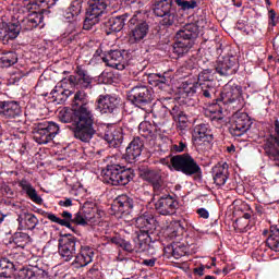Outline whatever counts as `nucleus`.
Returning a JSON list of instances; mask_svg holds the SVG:
<instances>
[{
	"label": "nucleus",
	"instance_id": "19",
	"mask_svg": "<svg viewBox=\"0 0 279 279\" xmlns=\"http://www.w3.org/2000/svg\"><path fill=\"white\" fill-rule=\"evenodd\" d=\"M178 207L179 203L174 194L173 196H171V194H162L155 204L156 210L162 216L174 215Z\"/></svg>",
	"mask_w": 279,
	"mask_h": 279
},
{
	"label": "nucleus",
	"instance_id": "14",
	"mask_svg": "<svg viewBox=\"0 0 279 279\" xmlns=\"http://www.w3.org/2000/svg\"><path fill=\"white\" fill-rule=\"evenodd\" d=\"M78 247H81V240L72 234L58 240V253L64 262L75 258Z\"/></svg>",
	"mask_w": 279,
	"mask_h": 279
},
{
	"label": "nucleus",
	"instance_id": "54",
	"mask_svg": "<svg viewBox=\"0 0 279 279\" xmlns=\"http://www.w3.org/2000/svg\"><path fill=\"white\" fill-rule=\"evenodd\" d=\"M187 149V143L185 141H180L179 144H173L171 150L174 153H184Z\"/></svg>",
	"mask_w": 279,
	"mask_h": 279
},
{
	"label": "nucleus",
	"instance_id": "7",
	"mask_svg": "<svg viewBox=\"0 0 279 279\" xmlns=\"http://www.w3.org/2000/svg\"><path fill=\"white\" fill-rule=\"evenodd\" d=\"M198 36V27L195 24H187L177 33V41L173 45V53L178 58L183 57L194 45V39Z\"/></svg>",
	"mask_w": 279,
	"mask_h": 279
},
{
	"label": "nucleus",
	"instance_id": "23",
	"mask_svg": "<svg viewBox=\"0 0 279 279\" xmlns=\"http://www.w3.org/2000/svg\"><path fill=\"white\" fill-rule=\"evenodd\" d=\"M21 29L22 27L20 22H16V23L2 22L0 23V39L4 44H8L9 40H14L15 38L19 37Z\"/></svg>",
	"mask_w": 279,
	"mask_h": 279
},
{
	"label": "nucleus",
	"instance_id": "51",
	"mask_svg": "<svg viewBox=\"0 0 279 279\" xmlns=\"http://www.w3.org/2000/svg\"><path fill=\"white\" fill-rule=\"evenodd\" d=\"M72 223L77 225V226H87L88 225V221L85 218V215L81 209H78V211H76V214H74Z\"/></svg>",
	"mask_w": 279,
	"mask_h": 279
},
{
	"label": "nucleus",
	"instance_id": "57",
	"mask_svg": "<svg viewBox=\"0 0 279 279\" xmlns=\"http://www.w3.org/2000/svg\"><path fill=\"white\" fill-rule=\"evenodd\" d=\"M100 275V271L98 268H96L95 266H93L88 272H87V276L92 279H97Z\"/></svg>",
	"mask_w": 279,
	"mask_h": 279
},
{
	"label": "nucleus",
	"instance_id": "45",
	"mask_svg": "<svg viewBox=\"0 0 279 279\" xmlns=\"http://www.w3.org/2000/svg\"><path fill=\"white\" fill-rule=\"evenodd\" d=\"M138 132H140V135L145 140L151 138L154 135L153 125L148 121H143L140 123Z\"/></svg>",
	"mask_w": 279,
	"mask_h": 279
},
{
	"label": "nucleus",
	"instance_id": "27",
	"mask_svg": "<svg viewBox=\"0 0 279 279\" xmlns=\"http://www.w3.org/2000/svg\"><path fill=\"white\" fill-rule=\"evenodd\" d=\"M193 137L202 143H211L214 141V134L209 124L201 123L194 129Z\"/></svg>",
	"mask_w": 279,
	"mask_h": 279
},
{
	"label": "nucleus",
	"instance_id": "32",
	"mask_svg": "<svg viewBox=\"0 0 279 279\" xmlns=\"http://www.w3.org/2000/svg\"><path fill=\"white\" fill-rule=\"evenodd\" d=\"M43 23H44V14L35 12L28 15V17L22 20V24H20V27H22V29L26 32H29L38 27Z\"/></svg>",
	"mask_w": 279,
	"mask_h": 279
},
{
	"label": "nucleus",
	"instance_id": "38",
	"mask_svg": "<svg viewBox=\"0 0 279 279\" xmlns=\"http://www.w3.org/2000/svg\"><path fill=\"white\" fill-rule=\"evenodd\" d=\"M15 270L14 263L9 258H0V277L1 278H11Z\"/></svg>",
	"mask_w": 279,
	"mask_h": 279
},
{
	"label": "nucleus",
	"instance_id": "34",
	"mask_svg": "<svg viewBox=\"0 0 279 279\" xmlns=\"http://www.w3.org/2000/svg\"><path fill=\"white\" fill-rule=\"evenodd\" d=\"M138 171H140V178L151 185L162 180L159 170L150 169L148 167H142L138 169Z\"/></svg>",
	"mask_w": 279,
	"mask_h": 279
},
{
	"label": "nucleus",
	"instance_id": "52",
	"mask_svg": "<svg viewBox=\"0 0 279 279\" xmlns=\"http://www.w3.org/2000/svg\"><path fill=\"white\" fill-rule=\"evenodd\" d=\"M24 1H31L32 5H37L39 8H50L51 5H54L58 0H24Z\"/></svg>",
	"mask_w": 279,
	"mask_h": 279
},
{
	"label": "nucleus",
	"instance_id": "58",
	"mask_svg": "<svg viewBox=\"0 0 279 279\" xmlns=\"http://www.w3.org/2000/svg\"><path fill=\"white\" fill-rule=\"evenodd\" d=\"M58 205L60 207L69 208L71 206H73V201H72V198H64L62 201H59Z\"/></svg>",
	"mask_w": 279,
	"mask_h": 279
},
{
	"label": "nucleus",
	"instance_id": "12",
	"mask_svg": "<svg viewBox=\"0 0 279 279\" xmlns=\"http://www.w3.org/2000/svg\"><path fill=\"white\" fill-rule=\"evenodd\" d=\"M94 77L90 76L88 70L83 65H77L74 70V74L63 78V83H69L71 88L77 90H89L93 88Z\"/></svg>",
	"mask_w": 279,
	"mask_h": 279
},
{
	"label": "nucleus",
	"instance_id": "2",
	"mask_svg": "<svg viewBox=\"0 0 279 279\" xmlns=\"http://www.w3.org/2000/svg\"><path fill=\"white\" fill-rule=\"evenodd\" d=\"M241 95V86L227 84L220 94V98H216L215 94L214 99L207 100L213 124L221 126L223 123L225 118L222 116L223 108L221 104H234L240 99Z\"/></svg>",
	"mask_w": 279,
	"mask_h": 279
},
{
	"label": "nucleus",
	"instance_id": "47",
	"mask_svg": "<svg viewBox=\"0 0 279 279\" xmlns=\"http://www.w3.org/2000/svg\"><path fill=\"white\" fill-rule=\"evenodd\" d=\"M177 5L182 10V11H190L194 10L198 7V3L196 0H175Z\"/></svg>",
	"mask_w": 279,
	"mask_h": 279
},
{
	"label": "nucleus",
	"instance_id": "18",
	"mask_svg": "<svg viewBox=\"0 0 279 279\" xmlns=\"http://www.w3.org/2000/svg\"><path fill=\"white\" fill-rule=\"evenodd\" d=\"M148 239H144L143 236L135 235L133 238L134 245L129 241L122 239L121 236H114L110 239V242L118 247L122 248L124 252L133 253V252H145L149 247L147 246Z\"/></svg>",
	"mask_w": 279,
	"mask_h": 279
},
{
	"label": "nucleus",
	"instance_id": "11",
	"mask_svg": "<svg viewBox=\"0 0 279 279\" xmlns=\"http://www.w3.org/2000/svg\"><path fill=\"white\" fill-rule=\"evenodd\" d=\"M60 134V126L56 122L39 123L33 131V140L38 145L51 143Z\"/></svg>",
	"mask_w": 279,
	"mask_h": 279
},
{
	"label": "nucleus",
	"instance_id": "60",
	"mask_svg": "<svg viewBox=\"0 0 279 279\" xmlns=\"http://www.w3.org/2000/svg\"><path fill=\"white\" fill-rule=\"evenodd\" d=\"M64 19L68 21V22H74L77 20V16L74 15L72 12H70L68 9L65 10L64 12Z\"/></svg>",
	"mask_w": 279,
	"mask_h": 279
},
{
	"label": "nucleus",
	"instance_id": "22",
	"mask_svg": "<svg viewBox=\"0 0 279 279\" xmlns=\"http://www.w3.org/2000/svg\"><path fill=\"white\" fill-rule=\"evenodd\" d=\"M77 251L78 253H76L73 262L76 268H84L93 263L95 257V250L93 247L81 243V247H77Z\"/></svg>",
	"mask_w": 279,
	"mask_h": 279
},
{
	"label": "nucleus",
	"instance_id": "10",
	"mask_svg": "<svg viewBox=\"0 0 279 279\" xmlns=\"http://www.w3.org/2000/svg\"><path fill=\"white\" fill-rule=\"evenodd\" d=\"M135 226L137 229H140V233H136L135 236H143L145 240L148 239L147 248H149L151 243L150 234H153L157 228V221L153 214H149V211H144V207L142 206L137 213Z\"/></svg>",
	"mask_w": 279,
	"mask_h": 279
},
{
	"label": "nucleus",
	"instance_id": "64",
	"mask_svg": "<svg viewBox=\"0 0 279 279\" xmlns=\"http://www.w3.org/2000/svg\"><path fill=\"white\" fill-rule=\"evenodd\" d=\"M204 266L195 268L194 272L197 274L198 276H203L204 275Z\"/></svg>",
	"mask_w": 279,
	"mask_h": 279
},
{
	"label": "nucleus",
	"instance_id": "25",
	"mask_svg": "<svg viewBox=\"0 0 279 279\" xmlns=\"http://www.w3.org/2000/svg\"><path fill=\"white\" fill-rule=\"evenodd\" d=\"M170 116L172 120L177 123V129L180 136L185 134L189 126V118L180 106L175 105L170 109Z\"/></svg>",
	"mask_w": 279,
	"mask_h": 279
},
{
	"label": "nucleus",
	"instance_id": "28",
	"mask_svg": "<svg viewBox=\"0 0 279 279\" xmlns=\"http://www.w3.org/2000/svg\"><path fill=\"white\" fill-rule=\"evenodd\" d=\"M130 19V14L125 13L119 16L109 17L104 22L106 28L110 31V33H119L125 26V22Z\"/></svg>",
	"mask_w": 279,
	"mask_h": 279
},
{
	"label": "nucleus",
	"instance_id": "53",
	"mask_svg": "<svg viewBox=\"0 0 279 279\" xmlns=\"http://www.w3.org/2000/svg\"><path fill=\"white\" fill-rule=\"evenodd\" d=\"M247 131H244L243 129L239 128L234 123H231V126L229 128V134L233 137H242L245 135Z\"/></svg>",
	"mask_w": 279,
	"mask_h": 279
},
{
	"label": "nucleus",
	"instance_id": "41",
	"mask_svg": "<svg viewBox=\"0 0 279 279\" xmlns=\"http://www.w3.org/2000/svg\"><path fill=\"white\" fill-rule=\"evenodd\" d=\"M13 242L17 247L25 248L32 242V238L27 233L15 232V234H13Z\"/></svg>",
	"mask_w": 279,
	"mask_h": 279
},
{
	"label": "nucleus",
	"instance_id": "63",
	"mask_svg": "<svg viewBox=\"0 0 279 279\" xmlns=\"http://www.w3.org/2000/svg\"><path fill=\"white\" fill-rule=\"evenodd\" d=\"M235 28H238V31L246 32L245 23L243 21H239Z\"/></svg>",
	"mask_w": 279,
	"mask_h": 279
},
{
	"label": "nucleus",
	"instance_id": "16",
	"mask_svg": "<svg viewBox=\"0 0 279 279\" xmlns=\"http://www.w3.org/2000/svg\"><path fill=\"white\" fill-rule=\"evenodd\" d=\"M142 207L143 205H141L138 201H134V198H131L128 194L117 196L111 205L112 210L121 215L138 214Z\"/></svg>",
	"mask_w": 279,
	"mask_h": 279
},
{
	"label": "nucleus",
	"instance_id": "44",
	"mask_svg": "<svg viewBox=\"0 0 279 279\" xmlns=\"http://www.w3.org/2000/svg\"><path fill=\"white\" fill-rule=\"evenodd\" d=\"M190 253V247L183 243L174 244L172 246V256L179 259Z\"/></svg>",
	"mask_w": 279,
	"mask_h": 279
},
{
	"label": "nucleus",
	"instance_id": "1",
	"mask_svg": "<svg viewBox=\"0 0 279 279\" xmlns=\"http://www.w3.org/2000/svg\"><path fill=\"white\" fill-rule=\"evenodd\" d=\"M71 106L72 108H65L60 112L59 120L63 124H72L71 132L74 140L89 144L97 135V130L88 94L83 89L75 92Z\"/></svg>",
	"mask_w": 279,
	"mask_h": 279
},
{
	"label": "nucleus",
	"instance_id": "24",
	"mask_svg": "<svg viewBox=\"0 0 279 279\" xmlns=\"http://www.w3.org/2000/svg\"><path fill=\"white\" fill-rule=\"evenodd\" d=\"M143 148L144 141L141 138V136H135L125 149L124 159L129 163H134V161L141 157Z\"/></svg>",
	"mask_w": 279,
	"mask_h": 279
},
{
	"label": "nucleus",
	"instance_id": "61",
	"mask_svg": "<svg viewBox=\"0 0 279 279\" xmlns=\"http://www.w3.org/2000/svg\"><path fill=\"white\" fill-rule=\"evenodd\" d=\"M157 259L156 258H151V259H143L141 262L142 266H146V267H154L156 264Z\"/></svg>",
	"mask_w": 279,
	"mask_h": 279
},
{
	"label": "nucleus",
	"instance_id": "33",
	"mask_svg": "<svg viewBox=\"0 0 279 279\" xmlns=\"http://www.w3.org/2000/svg\"><path fill=\"white\" fill-rule=\"evenodd\" d=\"M266 245L274 252H279V229L277 226H271L268 230L263 231V235H267Z\"/></svg>",
	"mask_w": 279,
	"mask_h": 279
},
{
	"label": "nucleus",
	"instance_id": "37",
	"mask_svg": "<svg viewBox=\"0 0 279 279\" xmlns=\"http://www.w3.org/2000/svg\"><path fill=\"white\" fill-rule=\"evenodd\" d=\"M22 277L24 279H46L48 272L35 266L22 269Z\"/></svg>",
	"mask_w": 279,
	"mask_h": 279
},
{
	"label": "nucleus",
	"instance_id": "17",
	"mask_svg": "<svg viewBox=\"0 0 279 279\" xmlns=\"http://www.w3.org/2000/svg\"><path fill=\"white\" fill-rule=\"evenodd\" d=\"M129 28L130 41L133 44L141 43L149 33V23L134 15L129 20Z\"/></svg>",
	"mask_w": 279,
	"mask_h": 279
},
{
	"label": "nucleus",
	"instance_id": "15",
	"mask_svg": "<svg viewBox=\"0 0 279 279\" xmlns=\"http://www.w3.org/2000/svg\"><path fill=\"white\" fill-rule=\"evenodd\" d=\"M153 12L157 17H161L160 25L170 27L177 21V11L173 2L154 1Z\"/></svg>",
	"mask_w": 279,
	"mask_h": 279
},
{
	"label": "nucleus",
	"instance_id": "42",
	"mask_svg": "<svg viewBox=\"0 0 279 279\" xmlns=\"http://www.w3.org/2000/svg\"><path fill=\"white\" fill-rule=\"evenodd\" d=\"M233 124L238 125L245 132H248L252 126V122L247 113H242L240 114V117L235 118V121H233Z\"/></svg>",
	"mask_w": 279,
	"mask_h": 279
},
{
	"label": "nucleus",
	"instance_id": "4",
	"mask_svg": "<svg viewBox=\"0 0 279 279\" xmlns=\"http://www.w3.org/2000/svg\"><path fill=\"white\" fill-rule=\"evenodd\" d=\"M169 169L194 178L198 182L203 180L202 167L189 153L172 156L170 158Z\"/></svg>",
	"mask_w": 279,
	"mask_h": 279
},
{
	"label": "nucleus",
	"instance_id": "35",
	"mask_svg": "<svg viewBox=\"0 0 279 279\" xmlns=\"http://www.w3.org/2000/svg\"><path fill=\"white\" fill-rule=\"evenodd\" d=\"M17 223H20V226L24 225V229L32 231L35 230L36 227L39 225V220L37 219V216H35V214L24 211V214H20L17 216Z\"/></svg>",
	"mask_w": 279,
	"mask_h": 279
},
{
	"label": "nucleus",
	"instance_id": "20",
	"mask_svg": "<svg viewBox=\"0 0 279 279\" xmlns=\"http://www.w3.org/2000/svg\"><path fill=\"white\" fill-rule=\"evenodd\" d=\"M23 113L22 107L15 100H0V119L14 120L21 118Z\"/></svg>",
	"mask_w": 279,
	"mask_h": 279
},
{
	"label": "nucleus",
	"instance_id": "49",
	"mask_svg": "<svg viewBox=\"0 0 279 279\" xmlns=\"http://www.w3.org/2000/svg\"><path fill=\"white\" fill-rule=\"evenodd\" d=\"M68 10L70 12H72L77 17L82 13V10H83V0H74L73 2H71Z\"/></svg>",
	"mask_w": 279,
	"mask_h": 279
},
{
	"label": "nucleus",
	"instance_id": "36",
	"mask_svg": "<svg viewBox=\"0 0 279 279\" xmlns=\"http://www.w3.org/2000/svg\"><path fill=\"white\" fill-rule=\"evenodd\" d=\"M104 140L109 144L110 147L119 148L123 144V132L121 129L114 130L111 133L105 134Z\"/></svg>",
	"mask_w": 279,
	"mask_h": 279
},
{
	"label": "nucleus",
	"instance_id": "9",
	"mask_svg": "<svg viewBox=\"0 0 279 279\" xmlns=\"http://www.w3.org/2000/svg\"><path fill=\"white\" fill-rule=\"evenodd\" d=\"M121 97L117 94H101L95 101L96 110L101 116L116 117L121 112Z\"/></svg>",
	"mask_w": 279,
	"mask_h": 279
},
{
	"label": "nucleus",
	"instance_id": "3",
	"mask_svg": "<svg viewBox=\"0 0 279 279\" xmlns=\"http://www.w3.org/2000/svg\"><path fill=\"white\" fill-rule=\"evenodd\" d=\"M216 78L217 76L214 69H205L198 73L197 82L184 87V90L187 95H196V93H198L201 99L210 101V99H214L216 93L214 86Z\"/></svg>",
	"mask_w": 279,
	"mask_h": 279
},
{
	"label": "nucleus",
	"instance_id": "30",
	"mask_svg": "<svg viewBox=\"0 0 279 279\" xmlns=\"http://www.w3.org/2000/svg\"><path fill=\"white\" fill-rule=\"evenodd\" d=\"M214 181L217 185L223 186L229 179V166L227 162L218 163L213 168Z\"/></svg>",
	"mask_w": 279,
	"mask_h": 279
},
{
	"label": "nucleus",
	"instance_id": "39",
	"mask_svg": "<svg viewBox=\"0 0 279 279\" xmlns=\"http://www.w3.org/2000/svg\"><path fill=\"white\" fill-rule=\"evenodd\" d=\"M19 54L15 51H3L0 54V64L4 68H10L17 63Z\"/></svg>",
	"mask_w": 279,
	"mask_h": 279
},
{
	"label": "nucleus",
	"instance_id": "13",
	"mask_svg": "<svg viewBox=\"0 0 279 279\" xmlns=\"http://www.w3.org/2000/svg\"><path fill=\"white\" fill-rule=\"evenodd\" d=\"M274 132L264 143L263 149L274 167L279 168V119L274 120Z\"/></svg>",
	"mask_w": 279,
	"mask_h": 279
},
{
	"label": "nucleus",
	"instance_id": "26",
	"mask_svg": "<svg viewBox=\"0 0 279 279\" xmlns=\"http://www.w3.org/2000/svg\"><path fill=\"white\" fill-rule=\"evenodd\" d=\"M17 185L22 187V192L26 193V197L31 199L34 204L41 205L44 203L41 196H39L37 190L33 186V184L26 179L20 180Z\"/></svg>",
	"mask_w": 279,
	"mask_h": 279
},
{
	"label": "nucleus",
	"instance_id": "46",
	"mask_svg": "<svg viewBox=\"0 0 279 279\" xmlns=\"http://www.w3.org/2000/svg\"><path fill=\"white\" fill-rule=\"evenodd\" d=\"M151 186H153V191H154L155 196L161 197L162 195H168L169 194V193H167L168 190H167V186L163 182V179H161L157 183L151 184Z\"/></svg>",
	"mask_w": 279,
	"mask_h": 279
},
{
	"label": "nucleus",
	"instance_id": "5",
	"mask_svg": "<svg viewBox=\"0 0 279 279\" xmlns=\"http://www.w3.org/2000/svg\"><path fill=\"white\" fill-rule=\"evenodd\" d=\"M104 182L113 186H125L134 180L135 173L132 168L120 163H108L101 171Z\"/></svg>",
	"mask_w": 279,
	"mask_h": 279
},
{
	"label": "nucleus",
	"instance_id": "40",
	"mask_svg": "<svg viewBox=\"0 0 279 279\" xmlns=\"http://www.w3.org/2000/svg\"><path fill=\"white\" fill-rule=\"evenodd\" d=\"M81 211L83 213L84 218L90 223H97V219L100 218L98 209H94V207H87V205H83Z\"/></svg>",
	"mask_w": 279,
	"mask_h": 279
},
{
	"label": "nucleus",
	"instance_id": "59",
	"mask_svg": "<svg viewBox=\"0 0 279 279\" xmlns=\"http://www.w3.org/2000/svg\"><path fill=\"white\" fill-rule=\"evenodd\" d=\"M196 214L203 218V219H208L209 218V211L205 209V207H201L199 209L196 210Z\"/></svg>",
	"mask_w": 279,
	"mask_h": 279
},
{
	"label": "nucleus",
	"instance_id": "8",
	"mask_svg": "<svg viewBox=\"0 0 279 279\" xmlns=\"http://www.w3.org/2000/svg\"><path fill=\"white\" fill-rule=\"evenodd\" d=\"M109 5V0H89L83 29L92 31L100 22L101 16L107 12Z\"/></svg>",
	"mask_w": 279,
	"mask_h": 279
},
{
	"label": "nucleus",
	"instance_id": "21",
	"mask_svg": "<svg viewBox=\"0 0 279 279\" xmlns=\"http://www.w3.org/2000/svg\"><path fill=\"white\" fill-rule=\"evenodd\" d=\"M238 70V59L231 56L223 58V60H219L214 69V72H216V74L220 75L221 77H229L235 74Z\"/></svg>",
	"mask_w": 279,
	"mask_h": 279
},
{
	"label": "nucleus",
	"instance_id": "56",
	"mask_svg": "<svg viewBox=\"0 0 279 279\" xmlns=\"http://www.w3.org/2000/svg\"><path fill=\"white\" fill-rule=\"evenodd\" d=\"M45 217L51 222L58 223L59 226L66 225V222L62 221V219L56 216V214H45Z\"/></svg>",
	"mask_w": 279,
	"mask_h": 279
},
{
	"label": "nucleus",
	"instance_id": "55",
	"mask_svg": "<svg viewBox=\"0 0 279 279\" xmlns=\"http://www.w3.org/2000/svg\"><path fill=\"white\" fill-rule=\"evenodd\" d=\"M279 23V17L277 16V13L275 10L268 11V24L271 26H277Z\"/></svg>",
	"mask_w": 279,
	"mask_h": 279
},
{
	"label": "nucleus",
	"instance_id": "62",
	"mask_svg": "<svg viewBox=\"0 0 279 279\" xmlns=\"http://www.w3.org/2000/svg\"><path fill=\"white\" fill-rule=\"evenodd\" d=\"M82 187L77 186V185H72V187L70 189V194L72 196H75L77 197L80 195V192H81Z\"/></svg>",
	"mask_w": 279,
	"mask_h": 279
},
{
	"label": "nucleus",
	"instance_id": "31",
	"mask_svg": "<svg viewBox=\"0 0 279 279\" xmlns=\"http://www.w3.org/2000/svg\"><path fill=\"white\" fill-rule=\"evenodd\" d=\"M65 84H68V83H64V80H62L51 90V95H52L54 101H57V104H65V101H68L69 97H71V95H73L72 90L63 89Z\"/></svg>",
	"mask_w": 279,
	"mask_h": 279
},
{
	"label": "nucleus",
	"instance_id": "50",
	"mask_svg": "<svg viewBox=\"0 0 279 279\" xmlns=\"http://www.w3.org/2000/svg\"><path fill=\"white\" fill-rule=\"evenodd\" d=\"M61 217L63 218V219H61V221L65 222V225H61V227H65L68 229H71L72 231H74V228L72 226L73 219H74L73 214H71V211H63L61 214Z\"/></svg>",
	"mask_w": 279,
	"mask_h": 279
},
{
	"label": "nucleus",
	"instance_id": "6",
	"mask_svg": "<svg viewBox=\"0 0 279 279\" xmlns=\"http://www.w3.org/2000/svg\"><path fill=\"white\" fill-rule=\"evenodd\" d=\"M154 97L155 94L153 88L143 84H137L128 93V99L132 106H135V108H141V110L145 111L146 113L151 111Z\"/></svg>",
	"mask_w": 279,
	"mask_h": 279
},
{
	"label": "nucleus",
	"instance_id": "43",
	"mask_svg": "<svg viewBox=\"0 0 279 279\" xmlns=\"http://www.w3.org/2000/svg\"><path fill=\"white\" fill-rule=\"evenodd\" d=\"M166 74V73H165ZM165 74L153 73L148 76V83L155 86H160L162 84H169L170 78Z\"/></svg>",
	"mask_w": 279,
	"mask_h": 279
},
{
	"label": "nucleus",
	"instance_id": "48",
	"mask_svg": "<svg viewBox=\"0 0 279 279\" xmlns=\"http://www.w3.org/2000/svg\"><path fill=\"white\" fill-rule=\"evenodd\" d=\"M175 228H181L184 231L187 228V222L185 220H180V221L175 222L174 226H171L168 229L169 236L171 239L177 238L179 235L178 231L175 230Z\"/></svg>",
	"mask_w": 279,
	"mask_h": 279
},
{
	"label": "nucleus",
	"instance_id": "29",
	"mask_svg": "<svg viewBox=\"0 0 279 279\" xmlns=\"http://www.w3.org/2000/svg\"><path fill=\"white\" fill-rule=\"evenodd\" d=\"M123 52L121 50H111L107 53L102 61L110 68H116L118 70L125 69L121 62H123Z\"/></svg>",
	"mask_w": 279,
	"mask_h": 279
}]
</instances>
